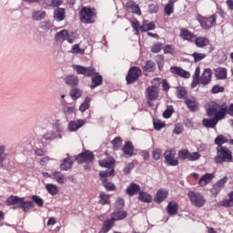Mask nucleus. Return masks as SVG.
<instances>
[{"label": "nucleus", "instance_id": "nucleus-24", "mask_svg": "<svg viewBox=\"0 0 233 233\" xmlns=\"http://www.w3.org/2000/svg\"><path fill=\"white\" fill-rule=\"evenodd\" d=\"M72 165H74V159L70 157L64 158L60 164V170H70L72 168Z\"/></svg>", "mask_w": 233, "mask_h": 233}, {"label": "nucleus", "instance_id": "nucleus-48", "mask_svg": "<svg viewBox=\"0 0 233 233\" xmlns=\"http://www.w3.org/2000/svg\"><path fill=\"white\" fill-rule=\"evenodd\" d=\"M6 157H8V154L6 153V146H0V163H5L6 161Z\"/></svg>", "mask_w": 233, "mask_h": 233}, {"label": "nucleus", "instance_id": "nucleus-25", "mask_svg": "<svg viewBox=\"0 0 233 233\" xmlns=\"http://www.w3.org/2000/svg\"><path fill=\"white\" fill-rule=\"evenodd\" d=\"M195 45L198 48H205V46H208V45H210V40L207 37L199 36L195 38Z\"/></svg>", "mask_w": 233, "mask_h": 233}, {"label": "nucleus", "instance_id": "nucleus-27", "mask_svg": "<svg viewBox=\"0 0 233 233\" xmlns=\"http://www.w3.org/2000/svg\"><path fill=\"white\" fill-rule=\"evenodd\" d=\"M114 225H116V223H115L114 220H112V218L106 219L104 222V225H103L101 230L98 233H107V232H110V230H112Z\"/></svg>", "mask_w": 233, "mask_h": 233}, {"label": "nucleus", "instance_id": "nucleus-62", "mask_svg": "<svg viewBox=\"0 0 233 233\" xmlns=\"http://www.w3.org/2000/svg\"><path fill=\"white\" fill-rule=\"evenodd\" d=\"M227 181H228V178L227 177H224L223 178L219 179L215 185L218 186L220 189H223L225 187V185H227Z\"/></svg>", "mask_w": 233, "mask_h": 233}, {"label": "nucleus", "instance_id": "nucleus-44", "mask_svg": "<svg viewBox=\"0 0 233 233\" xmlns=\"http://www.w3.org/2000/svg\"><path fill=\"white\" fill-rule=\"evenodd\" d=\"M90 101H92V98H90V96H86L85 98L84 102L79 106L80 112H86V110L90 108Z\"/></svg>", "mask_w": 233, "mask_h": 233}, {"label": "nucleus", "instance_id": "nucleus-10", "mask_svg": "<svg viewBox=\"0 0 233 233\" xmlns=\"http://www.w3.org/2000/svg\"><path fill=\"white\" fill-rule=\"evenodd\" d=\"M146 93L147 96V104L149 106H152V103H150V101H156V99L159 97V91H157V87L156 86H151L146 89Z\"/></svg>", "mask_w": 233, "mask_h": 233}, {"label": "nucleus", "instance_id": "nucleus-60", "mask_svg": "<svg viewBox=\"0 0 233 233\" xmlns=\"http://www.w3.org/2000/svg\"><path fill=\"white\" fill-rule=\"evenodd\" d=\"M222 189H220V187L215 184L213 185L212 188L210 189L211 194L214 196V198L218 197V194H219V192H221Z\"/></svg>", "mask_w": 233, "mask_h": 233}, {"label": "nucleus", "instance_id": "nucleus-14", "mask_svg": "<svg viewBox=\"0 0 233 233\" xmlns=\"http://www.w3.org/2000/svg\"><path fill=\"white\" fill-rule=\"evenodd\" d=\"M126 7L132 14H137V15H141V8L139 5L134 2V0H129L126 4Z\"/></svg>", "mask_w": 233, "mask_h": 233}, {"label": "nucleus", "instance_id": "nucleus-15", "mask_svg": "<svg viewBox=\"0 0 233 233\" xmlns=\"http://www.w3.org/2000/svg\"><path fill=\"white\" fill-rule=\"evenodd\" d=\"M180 37L181 39H184V41H189L190 43H194V39H196V35H194L188 29L181 28Z\"/></svg>", "mask_w": 233, "mask_h": 233}, {"label": "nucleus", "instance_id": "nucleus-53", "mask_svg": "<svg viewBox=\"0 0 233 233\" xmlns=\"http://www.w3.org/2000/svg\"><path fill=\"white\" fill-rule=\"evenodd\" d=\"M123 143V140L116 137L111 141V145L113 146L114 150H117V148L121 147V144Z\"/></svg>", "mask_w": 233, "mask_h": 233}, {"label": "nucleus", "instance_id": "nucleus-1", "mask_svg": "<svg viewBox=\"0 0 233 233\" xmlns=\"http://www.w3.org/2000/svg\"><path fill=\"white\" fill-rule=\"evenodd\" d=\"M32 200L29 201H25V198H19L17 196H10L7 198L5 203L7 205V207H14V205H17V207H14V210H15V208H22L23 212H28V210H30L31 208H34L35 205L34 203H35V205H37V207H44L45 205V200H43V198H41V197L37 196V195H34L32 196Z\"/></svg>", "mask_w": 233, "mask_h": 233}, {"label": "nucleus", "instance_id": "nucleus-59", "mask_svg": "<svg viewBox=\"0 0 233 233\" xmlns=\"http://www.w3.org/2000/svg\"><path fill=\"white\" fill-rule=\"evenodd\" d=\"M133 168H134V163H128L124 167L123 172L126 176H128V174H130V172H132Z\"/></svg>", "mask_w": 233, "mask_h": 233}, {"label": "nucleus", "instance_id": "nucleus-28", "mask_svg": "<svg viewBox=\"0 0 233 233\" xmlns=\"http://www.w3.org/2000/svg\"><path fill=\"white\" fill-rule=\"evenodd\" d=\"M46 17V12L43 10L33 11L31 18L33 21H43Z\"/></svg>", "mask_w": 233, "mask_h": 233}, {"label": "nucleus", "instance_id": "nucleus-41", "mask_svg": "<svg viewBox=\"0 0 233 233\" xmlns=\"http://www.w3.org/2000/svg\"><path fill=\"white\" fill-rule=\"evenodd\" d=\"M215 145H217L218 147H225L223 145H225V143H228V138H227V137L223 136V135H218L215 140H214Z\"/></svg>", "mask_w": 233, "mask_h": 233}, {"label": "nucleus", "instance_id": "nucleus-37", "mask_svg": "<svg viewBox=\"0 0 233 233\" xmlns=\"http://www.w3.org/2000/svg\"><path fill=\"white\" fill-rule=\"evenodd\" d=\"M215 76L217 79H227V68L218 67L215 69Z\"/></svg>", "mask_w": 233, "mask_h": 233}, {"label": "nucleus", "instance_id": "nucleus-43", "mask_svg": "<svg viewBox=\"0 0 233 233\" xmlns=\"http://www.w3.org/2000/svg\"><path fill=\"white\" fill-rule=\"evenodd\" d=\"M46 190H47L48 194H50L51 196H57V193L59 192L57 186L54 184H46Z\"/></svg>", "mask_w": 233, "mask_h": 233}, {"label": "nucleus", "instance_id": "nucleus-40", "mask_svg": "<svg viewBox=\"0 0 233 233\" xmlns=\"http://www.w3.org/2000/svg\"><path fill=\"white\" fill-rule=\"evenodd\" d=\"M99 198H100V200H99L100 205L102 206L110 205V198H111L110 195H106L105 192H100Z\"/></svg>", "mask_w": 233, "mask_h": 233}, {"label": "nucleus", "instance_id": "nucleus-5", "mask_svg": "<svg viewBox=\"0 0 233 233\" xmlns=\"http://www.w3.org/2000/svg\"><path fill=\"white\" fill-rule=\"evenodd\" d=\"M96 16V13L92 11L90 7H83L80 11V20L85 25H90L94 23V17Z\"/></svg>", "mask_w": 233, "mask_h": 233}, {"label": "nucleus", "instance_id": "nucleus-64", "mask_svg": "<svg viewBox=\"0 0 233 233\" xmlns=\"http://www.w3.org/2000/svg\"><path fill=\"white\" fill-rule=\"evenodd\" d=\"M217 112H218V107L216 106L208 107L207 109V114L208 116H209V117H212V116H216Z\"/></svg>", "mask_w": 233, "mask_h": 233}, {"label": "nucleus", "instance_id": "nucleus-6", "mask_svg": "<svg viewBox=\"0 0 233 233\" xmlns=\"http://www.w3.org/2000/svg\"><path fill=\"white\" fill-rule=\"evenodd\" d=\"M141 74H142L141 68L137 66L130 67L126 76V81L127 85H132L136 83V80L139 79V76H141Z\"/></svg>", "mask_w": 233, "mask_h": 233}, {"label": "nucleus", "instance_id": "nucleus-20", "mask_svg": "<svg viewBox=\"0 0 233 233\" xmlns=\"http://www.w3.org/2000/svg\"><path fill=\"white\" fill-rule=\"evenodd\" d=\"M229 198H224L218 202V207H224L225 208H230L233 207V191L228 193Z\"/></svg>", "mask_w": 233, "mask_h": 233}, {"label": "nucleus", "instance_id": "nucleus-16", "mask_svg": "<svg viewBox=\"0 0 233 233\" xmlns=\"http://www.w3.org/2000/svg\"><path fill=\"white\" fill-rule=\"evenodd\" d=\"M168 198V190L167 189H158L155 196L156 203H163Z\"/></svg>", "mask_w": 233, "mask_h": 233}, {"label": "nucleus", "instance_id": "nucleus-13", "mask_svg": "<svg viewBox=\"0 0 233 233\" xmlns=\"http://www.w3.org/2000/svg\"><path fill=\"white\" fill-rule=\"evenodd\" d=\"M199 81L200 85H208L212 81V70L210 68L205 69L199 77Z\"/></svg>", "mask_w": 233, "mask_h": 233}, {"label": "nucleus", "instance_id": "nucleus-2", "mask_svg": "<svg viewBox=\"0 0 233 233\" xmlns=\"http://www.w3.org/2000/svg\"><path fill=\"white\" fill-rule=\"evenodd\" d=\"M232 152L227 147H217V156L214 157L216 165H223V163H232Z\"/></svg>", "mask_w": 233, "mask_h": 233}, {"label": "nucleus", "instance_id": "nucleus-8", "mask_svg": "<svg viewBox=\"0 0 233 233\" xmlns=\"http://www.w3.org/2000/svg\"><path fill=\"white\" fill-rule=\"evenodd\" d=\"M73 69L76 70V74L85 76L86 77H92L96 74V68L92 66L74 65Z\"/></svg>", "mask_w": 233, "mask_h": 233}, {"label": "nucleus", "instance_id": "nucleus-33", "mask_svg": "<svg viewBox=\"0 0 233 233\" xmlns=\"http://www.w3.org/2000/svg\"><path fill=\"white\" fill-rule=\"evenodd\" d=\"M67 37H68V31L66 29L57 32L55 35V39L56 42L66 41Z\"/></svg>", "mask_w": 233, "mask_h": 233}, {"label": "nucleus", "instance_id": "nucleus-30", "mask_svg": "<svg viewBox=\"0 0 233 233\" xmlns=\"http://www.w3.org/2000/svg\"><path fill=\"white\" fill-rule=\"evenodd\" d=\"M138 201H142V203H152V195L140 191L138 194Z\"/></svg>", "mask_w": 233, "mask_h": 233}, {"label": "nucleus", "instance_id": "nucleus-55", "mask_svg": "<svg viewBox=\"0 0 233 233\" xmlns=\"http://www.w3.org/2000/svg\"><path fill=\"white\" fill-rule=\"evenodd\" d=\"M43 139L46 141H54L56 139V133L54 131H47L43 135Z\"/></svg>", "mask_w": 233, "mask_h": 233}, {"label": "nucleus", "instance_id": "nucleus-38", "mask_svg": "<svg viewBox=\"0 0 233 233\" xmlns=\"http://www.w3.org/2000/svg\"><path fill=\"white\" fill-rule=\"evenodd\" d=\"M227 107H220L219 110H217V113L215 115V119L218 123V121H221V119H225V116H227Z\"/></svg>", "mask_w": 233, "mask_h": 233}, {"label": "nucleus", "instance_id": "nucleus-47", "mask_svg": "<svg viewBox=\"0 0 233 233\" xmlns=\"http://www.w3.org/2000/svg\"><path fill=\"white\" fill-rule=\"evenodd\" d=\"M44 3L46 6H52L53 8L61 6L63 5L62 0H45Z\"/></svg>", "mask_w": 233, "mask_h": 233}, {"label": "nucleus", "instance_id": "nucleus-26", "mask_svg": "<svg viewBox=\"0 0 233 233\" xmlns=\"http://www.w3.org/2000/svg\"><path fill=\"white\" fill-rule=\"evenodd\" d=\"M65 83L69 86H77L79 85V78L74 75H69L65 77Z\"/></svg>", "mask_w": 233, "mask_h": 233}, {"label": "nucleus", "instance_id": "nucleus-32", "mask_svg": "<svg viewBox=\"0 0 233 233\" xmlns=\"http://www.w3.org/2000/svg\"><path fill=\"white\" fill-rule=\"evenodd\" d=\"M150 30H156V24H154V22H143L140 26V32H150Z\"/></svg>", "mask_w": 233, "mask_h": 233}, {"label": "nucleus", "instance_id": "nucleus-51", "mask_svg": "<svg viewBox=\"0 0 233 233\" xmlns=\"http://www.w3.org/2000/svg\"><path fill=\"white\" fill-rule=\"evenodd\" d=\"M192 57L194 58L195 63H199V61H202V59H205V57H207V55L205 53L194 52L192 54Z\"/></svg>", "mask_w": 233, "mask_h": 233}, {"label": "nucleus", "instance_id": "nucleus-7", "mask_svg": "<svg viewBox=\"0 0 233 233\" xmlns=\"http://www.w3.org/2000/svg\"><path fill=\"white\" fill-rule=\"evenodd\" d=\"M75 159L80 165H83V163H94V159H96V156L92 151L86 150L78 154Z\"/></svg>", "mask_w": 233, "mask_h": 233}, {"label": "nucleus", "instance_id": "nucleus-39", "mask_svg": "<svg viewBox=\"0 0 233 233\" xmlns=\"http://www.w3.org/2000/svg\"><path fill=\"white\" fill-rule=\"evenodd\" d=\"M115 174H116V170L114 168L108 169L106 171H100L99 172L100 180L103 181L104 179H108L106 177H110V176H115Z\"/></svg>", "mask_w": 233, "mask_h": 233}, {"label": "nucleus", "instance_id": "nucleus-34", "mask_svg": "<svg viewBox=\"0 0 233 233\" xmlns=\"http://www.w3.org/2000/svg\"><path fill=\"white\" fill-rule=\"evenodd\" d=\"M203 126L206 127V128H216V125H218V120L216 118H204Z\"/></svg>", "mask_w": 233, "mask_h": 233}, {"label": "nucleus", "instance_id": "nucleus-12", "mask_svg": "<svg viewBox=\"0 0 233 233\" xmlns=\"http://www.w3.org/2000/svg\"><path fill=\"white\" fill-rule=\"evenodd\" d=\"M101 85H103V76L96 72L91 78L90 88L94 90V88H97V86H101Z\"/></svg>", "mask_w": 233, "mask_h": 233}, {"label": "nucleus", "instance_id": "nucleus-4", "mask_svg": "<svg viewBox=\"0 0 233 233\" xmlns=\"http://www.w3.org/2000/svg\"><path fill=\"white\" fill-rule=\"evenodd\" d=\"M197 20L198 21L203 30H210L212 26H216L217 16L216 15H213L211 16L205 17V16H202L201 15H198L197 16Z\"/></svg>", "mask_w": 233, "mask_h": 233}, {"label": "nucleus", "instance_id": "nucleus-23", "mask_svg": "<svg viewBox=\"0 0 233 233\" xmlns=\"http://www.w3.org/2000/svg\"><path fill=\"white\" fill-rule=\"evenodd\" d=\"M176 96L177 99H185L187 101L188 99V90L185 86H177Z\"/></svg>", "mask_w": 233, "mask_h": 233}, {"label": "nucleus", "instance_id": "nucleus-45", "mask_svg": "<svg viewBox=\"0 0 233 233\" xmlns=\"http://www.w3.org/2000/svg\"><path fill=\"white\" fill-rule=\"evenodd\" d=\"M39 28L44 32H48L51 28H54V24L50 21H42L39 23Z\"/></svg>", "mask_w": 233, "mask_h": 233}, {"label": "nucleus", "instance_id": "nucleus-11", "mask_svg": "<svg viewBox=\"0 0 233 233\" xmlns=\"http://www.w3.org/2000/svg\"><path fill=\"white\" fill-rule=\"evenodd\" d=\"M185 105L189 112H198L199 110V103H198L196 97L187 98L185 100Z\"/></svg>", "mask_w": 233, "mask_h": 233}, {"label": "nucleus", "instance_id": "nucleus-22", "mask_svg": "<svg viewBox=\"0 0 233 233\" xmlns=\"http://www.w3.org/2000/svg\"><path fill=\"white\" fill-rule=\"evenodd\" d=\"M212 179H214V174L207 173L199 178L198 185L199 187H207V185H208Z\"/></svg>", "mask_w": 233, "mask_h": 233}, {"label": "nucleus", "instance_id": "nucleus-50", "mask_svg": "<svg viewBox=\"0 0 233 233\" xmlns=\"http://www.w3.org/2000/svg\"><path fill=\"white\" fill-rule=\"evenodd\" d=\"M177 156L179 159H182V161H185V159H189L190 151L188 149H181L178 151Z\"/></svg>", "mask_w": 233, "mask_h": 233}, {"label": "nucleus", "instance_id": "nucleus-61", "mask_svg": "<svg viewBox=\"0 0 233 233\" xmlns=\"http://www.w3.org/2000/svg\"><path fill=\"white\" fill-rule=\"evenodd\" d=\"M212 94H219V92H225V87L219 86V85H215L212 89H211Z\"/></svg>", "mask_w": 233, "mask_h": 233}, {"label": "nucleus", "instance_id": "nucleus-58", "mask_svg": "<svg viewBox=\"0 0 233 233\" xmlns=\"http://www.w3.org/2000/svg\"><path fill=\"white\" fill-rule=\"evenodd\" d=\"M172 114H174V108L172 106L167 107L163 112V117H165V119H168L169 117H172Z\"/></svg>", "mask_w": 233, "mask_h": 233}, {"label": "nucleus", "instance_id": "nucleus-3", "mask_svg": "<svg viewBox=\"0 0 233 233\" xmlns=\"http://www.w3.org/2000/svg\"><path fill=\"white\" fill-rule=\"evenodd\" d=\"M187 197L189 198V201H191L192 205L197 208H201L205 207V203H207V199H205L203 194L199 192L190 190L187 193Z\"/></svg>", "mask_w": 233, "mask_h": 233}, {"label": "nucleus", "instance_id": "nucleus-46", "mask_svg": "<svg viewBox=\"0 0 233 233\" xmlns=\"http://www.w3.org/2000/svg\"><path fill=\"white\" fill-rule=\"evenodd\" d=\"M176 1L177 0H175V1H169L165 8H164V11H165V14L166 15H170L172 14H174V3H176Z\"/></svg>", "mask_w": 233, "mask_h": 233}, {"label": "nucleus", "instance_id": "nucleus-63", "mask_svg": "<svg viewBox=\"0 0 233 233\" xmlns=\"http://www.w3.org/2000/svg\"><path fill=\"white\" fill-rule=\"evenodd\" d=\"M199 157H201V155L198 152H193V153L189 152L188 161H198V159H199Z\"/></svg>", "mask_w": 233, "mask_h": 233}, {"label": "nucleus", "instance_id": "nucleus-18", "mask_svg": "<svg viewBox=\"0 0 233 233\" xmlns=\"http://www.w3.org/2000/svg\"><path fill=\"white\" fill-rule=\"evenodd\" d=\"M98 165L103 168H107V170H112V168L116 167V159L110 158V159L99 160Z\"/></svg>", "mask_w": 233, "mask_h": 233}, {"label": "nucleus", "instance_id": "nucleus-35", "mask_svg": "<svg viewBox=\"0 0 233 233\" xmlns=\"http://www.w3.org/2000/svg\"><path fill=\"white\" fill-rule=\"evenodd\" d=\"M102 186L107 192H114L116 191V184L108 181V179H103L102 181Z\"/></svg>", "mask_w": 233, "mask_h": 233}, {"label": "nucleus", "instance_id": "nucleus-17", "mask_svg": "<svg viewBox=\"0 0 233 233\" xmlns=\"http://www.w3.org/2000/svg\"><path fill=\"white\" fill-rule=\"evenodd\" d=\"M141 192V187L138 184L131 183L126 189L127 196H136Z\"/></svg>", "mask_w": 233, "mask_h": 233}, {"label": "nucleus", "instance_id": "nucleus-19", "mask_svg": "<svg viewBox=\"0 0 233 233\" xmlns=\"http://www.w3.org/2000/svg\"><path fill=\"white\" fill-rule=\"evenodd\" d=\"M128 213L127 211L124 210H116L113 213H111V218L112 221H121V219H125L126 218H127Z\"/></svg>", "mask_w": 233, "mask_h": 233}, {"label": "nucleus", "instance_id": "nucleus-9", "mask_svg": "<svg viewBox=\"0 0 233 233\" xmlns=\"http://www.w3.org/2000/svg\"><path fill=\"white\" fill-rule=\"evenodd\" d=\"M164 158L166 165H168V167H177L179 165V160L176 159V151L172 149L165 151Z\"/></svg>", "mask_w": 233, "mask_h": 233}, {"label": "nucleus", "instance_id": "nucleus-29", "mask_svg": "<svg viewBox=\"0 0 233 233\" xmlns=\"http://www.w3.org/2000/svg\"><path fill=\"white\" fill-rule=\"evenodd\" d=\"M179 208V206L177 202H169L167 207V211L169 216H175V214H177V210Z\"/></svg>", "mask_w": 233, "mask_h": 233}, {"label": "nucleus", "instance_id": "nucleus-36", "mask_svg": "<svg viewBox=\"0 0 233 233\" xmlns=\"http://www.w3.org/2000/svg\"><path fill=\"white\" fill-rule=\"evenodd\" d=\"M54 17L56 21L61 22L65 19V8L58 7L55 10Z\"/></svg>", "mask_w": 233, "mask_h": 233}, {"label": "nucleus", "instance_id": "nucleus-42", "mask_svg": "<svg viewBox=\"0 0 233 233\" xmlns=\"http://www.w3.org/2000/svg\"><path fill=\"white\" fill-rule=\"evenodd\" d=\"M81 96H83V92H81V89L76 87L71 89L70 97L71 99H73V101H77V99H79Z\"/></svg>", "mask_w": 233, "mask_h": 233}, {"label": "nucleus", "instance_id": "nucleus-49", "mask_svg": "<svg viewBox=\"0 0 233 233\" xmlns=\"http://www.w3.org/2000/svg\"><path fill=\"white\" fill-rule=\"evenodd\" d=\"M144 72H154L156 70V64L150 60L147 61L146 65L143 66Z\"/></svg>", "mask_w": 233, "mask_h": 233}, {"label": "nucleus", "instance_id": "nucleus-31", "mask_svg": "<svg viewBox=\"0 0 233 233\" xmlns=\"http://www.w3.org/2000/svg\"><path fill=\"white\" fill-rule=\"evenodd\" d=\"M122 150L126 156H133L134 155V146L132 145V142L131 141L126 142Z\"/></svg>", "mask_w": 233, "mask_h": 233}, {"label": "nucleus", "instance_id": "nucleus-54", "mask_svg": "<svg viewBox=\"0 0 233 233\" xmlns=\"http://www.w3.org/2000/svg\"><path fill=\"white\" fill-rule=\"evenodd\" d=\"M53 177H54V179L57 181V183H60V184L65 183V176H63V173L56 171L53 173Z\"/></svg>", "mask_w": 233, "mask_h": 233}, {"label": "nucleus", "instance_id": "nucleus-56", "mask_svg": "<svg viewBox=\"0 0 233 233\" xmlns=\"http://www.w3.org/2000/svg\"><path fill=\"white\" fill-rule=\"evenodd\" d=\"M161 154H163L161 148H155L152 152L153 159H155V161H158V159H161Z\"/></svg>", "mask_w": 233, "mask_h": 233}, {"label": "nucleus", "instance_id": "nucleus-52", "mask_svg": "<svg viewBox=\"0 0 233 233\" xmlns=\"http://www.w3.org/2000/svg\"><path fill=\"white\" fill-rule=\"evenodd\" d=\"M166 126H167V124H165V122H162L159 119L153 120V127H154L155 130L159 131L162 128H165Z\"/></svg>", "mask_w": 233, "mask_h": 233}, {"label": "nucleus", "instance_id": "nucleus-57", "mask_svg": "<svg viewBox=\"0 0 233 233\" xmlns=\"http://www.w3.org/2000/svg\"><path fill=\"white\" fill-rule=\"evenodd\" d=\"M161 50H163L162 43L154 44L151 47V52H153V54H159V52H161Z\"/></svg>", "mask_w": 233, "mask_h": 233}, {"label": "nucleus", "instance_id": "nucleus-21", "mask_svg": "<svg viewBox=\"0 0 233 233\" xmlns=\"http://www.w3.org/2000/svg\"><path fill=\"white\" fill-rule=\"evenodd\" d=\"M84 125V120H73L68 124V130L69 132H76V130H79V128H81V127H83Z\"/></svg>", "mask_w": 233, "mask_h": 233}]
</instances>
